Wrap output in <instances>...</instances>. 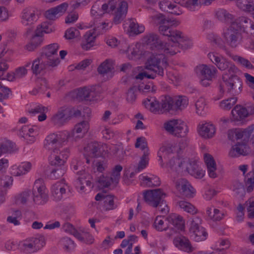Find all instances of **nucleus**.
Returning a JSON list of instances; mask_svg holds the SVG:
<instances>
[{
	"instance_id": "1",
	"label": "nucleus",
	"mask_w": 254,
	"mask_h": 254,
	"mask_svg": "<svg viewBox=\"0 0 254 254\" xmlns=\"http://www.w3.org/2000/svg\"><path fill=\"white\" fill-rule=\"evenodd\" d=\"M153 19L155 23L159 25L158 30L160 33L168 36L169 39L168 43L164 44L157 34L152 33L146 35L143 38V41L150 46V48L152 50L159 51L174 55L180 52L179 49H187L192 46V43L187 41L181 31L172 30V26L178 25L175 19L167 17L162 13L155 15Z\"/></svg>"
},
{
	"instance_id": "2",
	"label": "nucleus",
	"mask_w": 254,
	"mask_h": 254,
	"mask_svg": "<svg viewBox=\"0 0 254 254\" xmlns=\"http://www.w3.org/2000/svg\"><path fill=\"white\" fill-rule=\"evenodd\" d=\"M100 0L95 2L91 9V14L94 15L97 14L98 15H102L103 11H115L114 21L116 24L121 23L127 13V3L123 0H110L108 3L102 4L101 8H100Z\"/></svg>"
},
{
	"instance_id": "3",
	"label": "nucleus",
	"mask_w": 254,
	"mask_h": 254,
	"mask_svg": "<svg viewBox=\"0 0 254 254\" xmlns=\"http://www.w3.org/2000/svg\"><path fill=\"white\" fill-rule=\"evenodd\" d=\"M169 64L167 59L163 53L152 54L145 63V68L149 71H143L139 73L136 76V79L142 80L146 77L154 79L156 75L163 76L164 69Z\"/></svg>"
},
{
	"instance_id": "4",
	"label": "nucleus",
	"mask_w": 254,
	"mask_h": 254,
	"mask_svg": "<svg viewBox=\"0 0 254 254\" xmlns=\"http://www.w3.org/2000/svg\"><path fill=\"white\" fill-rule=\"evenodd\" d=\"M230 74L228 78L223 76V82L220 84L219 93L218 97H215V100L221 98L225 92L234 97L241 93L243 84L241 79L234 73Z\"/></svg>"
},
{
	"instance_id": "5",
	"label": "nucleus",
	"mask_w": 254,
	"mask_h": 254,
	"mask_svg": "<svg viewBox=\"0 0 254 254\" xmlns=\"http://www.w3.org/2000/svg\"><path fill=\"white\" fill-rule=\"evenodd\" d=\"M208 57L218 68L221 71H227L229 74L236 73L238 68L230 61L217 53H209Z\"/></svg>"
},
{
	"instance_id": "6",
	"label": "nucleus",
	"mask_w": 254,
	"mask_h": 254,
	"mask_svg": "<svg viewBox=\"0 0 254 254\" xmlns=\"http://www.w3.org/2000/svg\"><path fill=\"white\" fill-rule=\"evenodd\" d=\"M165 129L177 137H185L189 131L186 123L181 120H171L164 124Z\"/></svg>"
},
{
	"instance_id": "7",
	"label": "nucleus",
	"mask_w": 254,
	"mask_h": 254,
	"mask_svg": "<svg viewBox=\"0 0 254 254\" xmlns=\"http://www.w3.org/2000/svg\"><path fill=\"white\" fill-rule=\"evenodd\" d=\"M223 37L226 43L233 48L238 47L242 41V33L232 23L224 31Z\"/></svg>"
},
{
	"instance_id": "8",
	"label": "nucleus",
	"mask_w": 254,
	"mask_h": 254,
	"mask_svg": "<svg viewBox=\"0 0 254 254\" xmlns=\"http://www.w3.org/2000/svg\"><path fill=\"white\" fill-rule=\"evenodd\" d=\"M142 194L144 201L154 207L161 206L163 204V199L166 195L161 189L145 190L143 192Z\"/></svg>"
},
{
	"instance_id": "9",
	"label": "nucleus",
	"mask_w": 254,
	"mask_h": 254,
	"mask_svg": "<svg viewBox=\"0 0 254 254\" xmlns=\"http://www.w3.org/2000/svg\"><path fill=\"white\" fill-rule=\"evenodd\" d=\"M42 180H37L34 183L32 193L33 201L37 204L43 205L47 202L48 196L46 192L45 187L42 185Z\"/></svg>"
},
{
	"instance_id": "10",
	"label": "nucleus",
	"mask_w": 254,
	"mask_h": 254,
	"mask_svg": "<svg viewBox=\"0 0 254 254\" xmlns=\"http://www.w3.org/2000/svg\"><path fill=\"white\" fill-rule=\"evenodd\" d=\"M50 162L52 166L55 167L51 171L50 178L52 179H57L62 177L66 171L64 165L65 161L61 159L59 156L54 155L53 157L52 155L50 156Z\"/></svg>"
},
{
	"instance_id": "11",
	"label": "nucleus",
	"mask_w": 254,
	"mask_h": 254,
	"mask_svg": "<svg viewBox=\"0 0 254 254\" xmlns=\"http://www.w3.org/2000/svg\"><path fill=\"white\" fill-rule=\"evenodd\" d=\"M70 96L77 100L91 101L96 96L94 88H89L86 86L77 88L70 93Z\"/></svg>"
},
{
	"instance_id": "12",
	"label": "nucleus",
	"mask_w": 254,
	"mask_h": 254,
	"mask_svg": "<svg viewBox=\"0 0 254 254\" xmlns=\"http://www.w3.org/2000/svg\"><path fill=\"white\" fill-rule=\"evenodd\" d=\"M59 45L57 43L49 45L43 50L41 55L50 62L52 67H55L60 63V61L58 57Z\"/></svg>"
},
{
	"instance_id": "13",
	"label": "nucleus",
	"mask_w": 254,
	"mask_h": 254,
	"mask_svg": "<svg viewBox=\"0 0 254 254\" xmlns=\"http://www.w3.org/2000/svg\"><path fill=\"white\" fill-rule=\"evenodd\" d=\"M187 158L173 157L170 160L167 165L178 174H183L184 170L187 169Z\"/></svg>"
},
{
	"instance_id": "14",
	"label": "nucleus",
	"mask_w": 254,
	"mask_h": 254,
	"mask_svg": "<svg viewBox=\"0 0 254 254\" xmlns=\"http://www.w3.org/2000/svg\"><path fill=\"white\" fill-rule=\"evenodd\" d=\"M240 32L249 33L248 30H254V23L246 17H240L232 22ZM251 35L254 37V32H251Z\"/></svg>"
},
{
	"instance_id": "15",
	"label": "nucleus",
	"mask_w": 254,
	"mask_h": 254,
	"mask_svg": "<svg viewBox=\"0 0 254 254\" xmlns=\"http://www.w3.org/2000/svg\"><path fill=\"white\" fill-rule=\"evenodd\" d=\"M50 61L46 59L44 56L40 55L39 57L36 59L32 62L31 68L33 73L38 75L43 70L52 67V65H50Z\"/></svg>"
},
{
	"instance_id": "16",
	"label": "nucleus",
	"mask_w": 254,
	"mask_h": 254,
	"mask_svg": "<svg viewBox=\"0 0 254 254\" xmlns=\"http://www.w3.org/2000/svg\"><path fill=\"white\" fill-rule=\"evenodd\" d=\"M248 151L247 142L240 140L232 146L229 155L231 157H238L241 155L245 156L248 154Z\"/></svg>"
},
{
	"instance_id": "17",
	"label": "nucleus",
	"mask_w": 254,
	"mask_h": 254,
	"mask_svg": "<svg viewBox=\"0 0 254 254\" xmlns=\"http://www.w3.org/2000/svg\"><path fill=\"white\" fill-rule=\"evenodd\" d=\"M56 137H57L55 133H52L48 135L44 141V148L55 154H58L60 148L62 147Z\"/></svg>"
},
{
	"instance_id": "18",
	"label": "nucleus",
	"mask_w": 254,
	"mask_h": 254,
	"mask_svg": "<svg viewBox=\"0 0 254 254\" xmlns=\"http://www.w3.org/2000/svg\"><path fill=\"white\" fill-rule=\"evenodd\" d=\"M85 152H87L92 157L98 158L103 156L105 149L104 146L98 142H91L84 148Z\"/></svg>"
},
{
	"instance_id": "19",
	"label": "nucleus",
	"mask_w": 254,
	"mask_h": 254,
	"mask_svg": "<svg viewBox=\"0 0 254 254\" xmlns=\"http://www.w3.org/2000/svg\"><path fill=\"white\" fill-rule=\"evenodd\" d=\"M187 167L183 174L188 173L197 179H201L204 176L205 172L199 167L196 161H190L188 159Z\"/></svg>"
},
{
	"instance_id": "20",
	"label": "nucleus",
	"mask_w": 254,
	"mask_h": 254,
	"mask_svg": "<svg viewBox=\"0 0 254 254\" xmlns=\"http://www.w3.org/2000/svg\"><path fill=\"white\" fill-rule=\"evenodd\" d=\"M176 187L180 189L183 195L187 197L190 198L194 196V189L189 182L185 179H180L176 182Z\"/></svg>"
},
{
	"instance_id": "21",
	"label": "nucleus",
	"mask_w": 254,
	"mask_h": 254,
	"mask_svg": "<svg viewBox=\"0 0 254 254\" xmlns=\"http://www.w3.org/2000/svg\"><path fill=\"white\" fill-rule=\"evenodd\" d=\"M21 22L23 25H31L36 21L38 18V15L32 8H26L23 10L21 15Z\"/></svg>"
},
{
	"instance_id": "22",
	"label": "nucleus",
	"mask_w": 254,
	"mask_h": 254,
	"mask_svg": "<svg viewBox=\"0 0 254 254\" xmlns=\"http://www.w3.org/2000/svg\"><path fill=\"white\" fill-rule=\"evenodd\" d=\"M120 178V173L113 171L110 177L102 175L98 178V182L102 188H108L111 183L115 184V185L118 184Z\"/></svg>"
},
{
	"instance_id": "23",
	"label": "nucleus",
	"mask_w": 254,
	"mask_h": 254,
	"mask_svg": "<svg viewBox=\"0 0 254 254\" xmlns=\"http://www.w3.org/2000/svg\"><path fill=\"white\" fill-rule=\"evenodd\" d=\"M68 112V110L66 109L61 108L52 118V122L54 125L58 127L62 126L66 122L69 117L67 114Z\"/></svg>"
},
{
	"instance_id": "24",
	"label": "nucleus",
	"mask_w": 254,
	"mask_h": 254,
	"mask_svg": "<svg viewBox=\"0 0 254 254\" xmlns=\"http://www.w3.org/2000/svg\"><path fill=\"white\" fill-rule=\"evenodd\" d=\"M43 31L39 28L34 31L31 38L30 43L26 46L29 51H32L38 47L43 42Z\"/></svg>"
},
{
	"instance_id": "25",
	"label": "nucleus",
	"mask_w": 254,
	"mask_h": 254,
	"mask_svg": "<svg viewBox=\"0 0 254 254\" xmlns=\"http://www.w3.org/2000/svg\"><path fill=\"white\" fill-rule=\"evenodd\" d=\"M217 71V70L215 66L213 65L208 66L206 64H202L198 66L196 69L197 73H200L202 78L208 80L212 79Z\"/></svg>"
},
{
	"instance_id": "26",
	"label": "nucleus",
	"mask_w": 254,
	"mask_h": 254,
	"mask_svg": "<svg viewBox=\"0 0 254 254\" xmlns=\"http://www.w3.org/2000/svg\"><path fill=\"white\" fill-rule=\"evenodd\" d=\"M106 23L103 22L99 23L94 22L93 31L92 32L91 31L86 32L84 35L83 41L94 44L96 35H98L101 32V29H104L105 28L104 25Z\"/></svg>"
},
{
	"instance_id": "27",
	"label": "nucleus",
	"mask_w": 254,
	"mask_h": 254,
	"mask_svg": "<svg viewBox=\"0 0 254 254\" xmlns=\"http://www.w3.org/2000/svg\"><path fill=\"white\" fill-rule=\"evenodd\" d=\"M231 115L234 120L239 121L247 118L250 115V112L247 107L237 105L232 110Z\"/></svg>"
},
{
	"instance_id": "28",
	"label": "nucleus",
	"mask_w": 254,
	"mask_h": 254,
	"mask_svg": "<svg viewBox=\"0 0 254 254\" xmlns=\"http://www.w3.org/2000/svg\"><path fill=\"white\" fill-rule=\"evenodd\" d=\"M66 189L64 184L57 182L51 187V192L53 199L56 201L61 200L65 193Z\"/></svg>"
},
{
	"instance_id": "29",
	"label": "nucleus",
	"mask_w": 254,
	"mask_h": 254,
	"mask_svg": "<svg viewBox=\"0 0 254 254\" xmlns=\"http://www.w3.org/2000/svg\"><path fill=\"white\" fill-rule=\"evenodd\" d=\"M174 244L176 247L184 251L190 252L192 251L190 241L184 236L175 238L174 240Z\"/></svg>"
},
{
	"instance_id": "30",
	"label": "nucleus",
	"mask_w": 254,
	"mask_h": 254,
	"mask_svg": "<svg viewBox=\"0 0 254 254\" xmlns=\"http://www.w3.org/2000/svg\"><path fill=\"white\" fill-rule=\"evenodd\" d=\"M12 177L9 176H5L0 181V204L5 200V195L6 193V188H8L12 184Z\"/></svg>"
},
{
	"instance_id": "31",
	"label": "nucleus",
	"mask_w": 254,
	"mask_h": 254,
	"mask_svg": "<svg viewBox=\"0 0 254 254\" xmlns=\"http://www.w3.org/2000/svg\"><path fill=\"white\" fill-rule=\"evenodd\" d=\"M198 133L200 136L205 138H211L215 132V128L212 124L205 123L198 128Z\"/></svg>"
},
{
	"instance_id": "32",
	"label": "nucleus",
	"mask_w": 254,
	"mask_h": 254,
	"mask_svg": "<svg viewBox=\"0 0 254 254\" xmlns=\"http://www.w3.org/2000/svg\"><path fill=\"white\" fill-rule=\"evenodd\" d=\"M139 180L141 181V185L143 186H146L147 187H158L160 185V181L159 178L154 175H152V176L150 177L140 175L139 176Z\"/></svg>"
},
{
	"instance_id": "33",
	"label": "nucleus",
	"mask_w": 254,
	"mask_h": 254,
	"mask_svg": "<svg viewBox=\"0 0 254 254\" xmlns=\"http://www.w3.org/2000/svg\"><path fill=\"white\" fill-rule=\"evenodd\" d=\"M89 129V125L88 122L86 121H83L77 124L73 130L72 132H74V135L81 136L80 137L77 138V140L82 138L84 134L87 132Z\"/></svg>"
},
{
	"instance_id": "34",
	"label": "nucleus",
	"mask_w": 254,
	"mask_h": 254,
	"mask_svg": "<svg viewBox=\"0 0 254 254\" xmlns=\"http://www.w3.org/2000/svg\"><path fill=\"white\" fill-rule=\"evenodd\" d=\"M77 174L79 175V176L77 179L76 182H75V186L76 188H79L80 190L82 192L84 191V186H83V184L84 183H86V185L87 186H91V182L89 180H86L87 178L89 179L90 177V175H87L85 174V171L83 170H80L77 172Z\"/></svg>"
},
{
	"instance_id": "35",
	"label": "nucleus",
	"mask_w": 254,
	"mask_h": 254,
	"mask_svg": "<svg viewBox=\"0 0 254 254\" xmlns=\"http://www.w3.org/2000/svg\"><path fill=\"white\" fill-rule=\"evenodd\" d=\"M204 162L207 166L208 174L210 177L215 178L216 177V174L215 171L216 169L215 162L212 156L209 154H204Z\"/></svg>"
},
{
	"instance_id": "36",
	"label": "nucleus",
	"mask_w": 254,
	"mask_h": 254,
	"mask_svg": "<svg viewBox=\"0 0 254 254\" xmlns=\"http://www.w3.org/2000/svg\"><path fill=\"white\" fill-rule=\"evenodd\" d=\"M56 136L57 137V139L59 142L60 144H61V146H63V143L67 140L71 139L74 140L75 141L77 140V138L81 137L80 136H76L74 135V132H68L67 131H63L62 132H59L58 133H55Z\"/></svg>"
},
{
	"instance_id": "37",
	"label": "nucleus",
	"mask_w": 254,
	"mask_h": 254,
	"mask_svg": "<svg viewBox=\"0 0 254 254\" xmlns=\"http://www.w3.org/2000/svg\"><path fill=\"white\" fill-rule=\"evenodd\" d=\"M166 220L178 229L182 230L184 227V220L183 217L177 214L170 215L166 218Z\"/></svg>"
},
{
	"instance_id": "38",
	"label": "nucleus",
	"mask_w": 254,
	"mask_h": 254,
	"mask_svg": "<svg viewBox=\"0 0 254 254\" xmlns=\"http://www.w3.org/2000/svg\"><path fill=\"white\" fill-rule=\"evenodd\" d=\"M174 100L173 98L169 95H166L162 97L160 105V111L169 112L170 110H174Z\"/></svg>"
},
{
	"instance_id": "39",
	"label": "nucleus",
	"mask_w": 254,
	"mask_h": 254,
	"mask_svg": "<svg viewBox=\"0 0 254 254\" xmlns=\"http://www.w3.org/2000/svg\"><path fill=\"white\" fill-rule=\"evenodd\" d=\"M173 100L174 110H182L188 104V99L186 96H179L175 97Z\"/></svg>"
},
{
	"instance_id": "40",
	"label": "nucleus",
	"mask_w": 254,
	"mask_h": 254,
	"mask_svg": "<svg viewBox=\"0 0 254 254\" xmlns=\"http://www.w3.org/2000/svg\"><path fill=\"white\" fill-rule=\"evenodd\" d=\"M190 233L191 234L190 237L191 238L196 242L205 240L207 235L203 227H200L199 229L197 228V230L194 231V232H191Z\"/></svg>"
},
{
	"instance_id": "41",
	"label": "nucleus",
	"mask_w": 254,
	"mask_h": 254,
	"mask_svg": "<svg viewBox=\"0 0 254 254\" xmlns=\"http://www.w3.org/2000/svg\"><path fill=\"white\" fill-rule=\"evenodd\" d=\"M217 18L220 21L224 22H233V16L224 9H219L216 13Z\"/></svg>"
},
{
	"instance_id": "42",
	"label": "nucleus",
	"mask_w": 254,
	"mask_h": 254,
	"mask_svg": "<svg viewBox=\"0 0 254 254\" xmlns=\"http://www.w3.org/2000/svg\"><path fill=\"white\" fill-rule=\"evenodd\" d=\"M146 108H149L152 112L160 111V105L158 101L154 98L147 99L143 102Z\"/></svg>"
},
{
	"instance_id": "43",
	"label": "nucleus",
	"mask_w": 254,
	"mask_h": 254,
	"mask_svg": "<svg viewBox=\"0 0 254 254\" xmlns=\"http://www.w3.org/2000/svg\"><path fill=\"white\" fill-rule=\"evenodd\" d=\"M146 108H149L152 112L160 111V105L158 101L154 98L147 99L143 102Z\"/></svg>"
},
{
	"instance_id": "44",
	"label": "nucleus",
	"mask_w": 254,
	"mask_h": 254,
	"mask_svg": "<svg viewBox=\"0 0 254 254\" xmlns=\"http://www.w3.org/2000/svg\"><path fill=\"white\" fill-rule=\"evenodd\" d=\"M15 144L10 140H6L0 144V156L2 153H11L15 150Z\"/></svg>"
},
{
	"instance_id": "45",
	"label": "nucleus",
	"mask_w": 254,
	"mask_h": 254,
	"mask_svg": "<svg viewBox=\"0 0 254 254\" xmlns=\"http://www.w3.org/2000/svg\"><path fill=\"white\" fill-rule=\"evenodd\" d=\"M149 149L147 148L143 152V154L140 158L138 165L135 169V173H139L140 171L144 169L148 163Z\"/></svg>"
},
{
	"instance_id": "46",
	"label": "nucleus",
	"mask_w": 254,
	"mask_h": 254,
	"mask_svg": "<svg viewBox=\"0 0 254 254\" xmlns=\"http://www.w3.org/2000/svg\"><path fill=\"white\" fill-rule=\"evenodd\" d=\"M252 171L248 174L247 180H246V187L249 192L254 190V162L252 164Z\"/></svg>"
},
{
	"instance_id": "47",
	"label": "nucleus",
	"mask_w": 254,
	"mask_h": 254,
	"mask_svg": "<svg viewBox=\"0 0 254 254\" xmlns=\"http://www.w3.org/2000/svg\"><path fill=\"white\" fill-rule=\"evenodd\" d=\"M237 101V97L233 96L221 101L220 102V106L223 110H229L236 103Z\"/></svg>"
},
{
	"instance_id": "48",
	"label": "nucleus",
	"mask_w": 254,
	"mask_h": 254,
	"mask_svg": "<svg viewBox=\"0 0 254 254\" xmlns=\"http://www.w3.org/2000/svg\"><path fill=\"white\" fill-rule=\"evenodd\" d=\"M178 204L181 208L189 213L194 214L197 212L196 208L189 202L183 200L180 201L178 202Z\"/></svg>"
},
{
	"instance_id": "49",
	"label": "nucleus",
	"mask_w": 254,
	"mask_h": 254,
	"mask_svg": "<svg viewBox=\"0 0 254 254\" xmlns=\"http://www.w3.org/2000/svg\"><path fill=\"white\" fill-rule=\"evenodd\" d=\"M31 194L32 193L30 190L23 191L16 196V203L22 204H26Z\"/></svg>"
},
{
	"instance_id": "50",
	"label": "nucleus",
	"mask_w": 254,
	"mask_h": 254,
	"mask_svg": "<svg viewBox=\"0 0 254 254\" xmlns=\"http://www.w3.org/2000/svg\"><path fill=\"white\" fill-rule=\"evenodd\" d=\"M80 241L87 244H91L93 242V237L88 232L82 231L81 233L78 232L76 237Z\"/></svg>"
},
{
	"instance_id": "51",
	"label": "nucleus",
	"mask_w": 254,
	"mask_h": 254,
	"mask_svg": "<svg viewBox=\"0 0 254 254\" xmlns=\"http://www.w3.org/2000/svg\"><path fill=\"white\" fill-rule=\"evenodd\" d=\"M112 68L113 67L110 63V61L106 60L98 66L97 71L99 74L104 75L105 74L111 72Z\"/></svg>"
},
{
	"instance_id": "52",
	"label": "nucleus",
	"mask_w": 254,
	"mask_h": 254,
	"mask_svg": "<svg viewBox=\"0 0 254 254\" xmlns=\"http://www.w3.org/2000/svg\"><path fill=\"white\" fill-rule=\"evenodd\" d=\"M175 2L191 11H194V6L198 5V0H177Z\"/></svg>"
},
{
	"instance_id": "53",
	"label": "nucleus",
	"mask_w": 254,
	"mask_h": 254,
	"mask_svg": "<svg viewBox=\"0 0 254 254\" xmlns=\"http://www.w3.org/2000/svg\"><path fill=\"white\" fill-rule=\"evenodd\" d=\"M242 133L241 129H231L228 131V137L229 139L233 142H235V140L237 142L240 140H242Z\"/></svg>"
},
{
	"instance_id": "54",
	"label": "nucleus",
	"mask_w": 254,
	"mask_h": 254,
	"mask_svg": "<svg viewBox=\"0 0 254 254\" xmlns=\"http://www.w3.org/2000/svg\"><path fill=\"white\" fill-rule=\"evenodd\" d=\"M104 206L106 210H113L117 207V205L114 202V195H106L105 197Z\"/></svg>"
},
{
	"instance_id": "55",
	"label": "nucleus",
	"mask_w": 254,
	"mask_h": 254,
	"mask_svg": "<svg viewBox=\"0 0 254 254\" xmlns=\"http://www.w3.org/2000/svg\"><path fill=\"white\" fill-rule=\"evenodd\" d=\"M38 84L37 88L31 91V93L33 95H36L38 93H44L48 88L47 80L44 78L39 79Z\"/></svg>"
},
{
	"instance_id": "56",
	"label": "nucleus",
	"mask_w": 254,
	"mask_h": 254,
	"mask_svg": "<svg viewBox=\"0 0 254 254\" xmlns=\"http://www.w3.org/2000/svg\"><path fill=\"white\" fill-rule=\"evenodd\" d=\"M242 140L248 142L251 137L254 136V125H252L244 130L241 129Z\"/></svg>"
},
{
	"instance_id": "57",
	"label": "nucleus",
	"mask_w": 254,
	"mask_h": 254,
	"mask_svg": "<svg viewBox=\"0 0 254 254\" xmlns=\"http://www.w3.org/2000/svg\"><path fill=\"white\" fill-rule=\"evenodd\" d=\"M202 220L198 216H193L191 218L190 226V232H194V231L197 230V228L202 227L200 226Z\"/></svg>"
},
{
	"instance_id": "58",
	"label": "nucleus",
	"mask_w": 254,
	"mask_h": 254,
	"mask_svg": "<svg viewBox=\"0 0 254 254\" xmlns=\"http://www.w3.org/2000/svg\"><path fill=\"white\" fill-rule=\"evenodd\" d=\"M31 242L34 249L37 252L43 247L44 238L43 237L40 238H31L29 239Z\"/></svg>"
},
{
	"instance_id": "59",
	"label": "nucleus",
	"mask_w": 254,
	"mask_h": 254,
	"mask_svg": "<svg viewBox=\"0 0 254 254\" xmlns=\"http://www.w3.org/2000/svg\"><path fill=\"white\" fill-rule=\"evenodd\" d=\"M79 35V31L75 27H70L67 29L64 34V37L68 40L75 38Z\"/></svg>"
},
{
	"instance_id": "60",
	"label": "nucleus",
	"mask_w": 254,
	"mask_h": 254,
	"mask_svg": "<svg viewBox=\"0 0 254 254\" xmlns=\"http://www.w3.org/2000/svg\"><path fill=\"white\" fill-rule=\"evenodd\" d=\"M233 60L249 69H253L254 68V66L249 61L243 57L235 56L234 57Z\"/></svg>"
},
{
	"instance_id": "61",
	"label": "nucleus",
	"mask_w": 254,
	"mask_h": 254,
	"mask_svg": "<svg viewBox=\"0 0 254 254\" xmlns=\"http://www.w3.org/2000/svg\"><path fill=\"white\" fill-rule=\"evenodd\" d=\"M62 243H63L64 248L67 251H70L73 250L75 247L74 242L69 238H63L62 239Z\"/></svg>"
},
{
	"instance_id": "62",
	"label": "nucleus",
	"mask_w": 254,
	"mask_h": 254,
	"mask_svg": "<svg viewBox=\"0 0 254 254\" xmlns=\"http://www.w3.org/2000/svg\"><path fill=\"white\" fill-rule=\"evenodd\" d=\"M152 82H148V84H144L143 83L140 84L138 87V90L140 92H148L150 91L152 92L155 91L156 90V87L155 86H152Z\"/></svg>"
},
{
	"instance_id": "63",
	"label": "nucleus",
	"mask_w": 254,
	"mask_h": 254,
	"mask_svg": "<svg viewBox=\"0 0 254 254\" xmlns=\"http://www.w3.org/2000/svg\"><path fill=\"white\" fill-rule=\"evenodd\" d=\"M107 167L106 162L101 160H95L94 159L93 162V167L94 169L96 168L97 171L102 172Z\"/></svg>"
},
{
	"instance_id": "64",
	"label": "nucleus",
	"mask_w": 254,
	"mask_h": 254,
	"mask_svg": "<svg viewBox=\"0 0 254 254\" xmlns=\"http://www.w3.org/2000/svg\"><path fill=\"white\" fill-rule=\"evenodd\" d=\"M31 167V164L30 162H26L22 163L18 167V171L17 172V176L25 174L28 172Z\"/></svg>"
}]
</instances>
